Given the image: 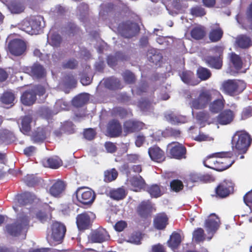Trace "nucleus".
I'll return each mask as SVG.
<instances>
[{"label": "nucleus", "instance_id": "c03bdc74", "mask_svg": "<svg viewBox=\"0 0 252 252\" xmlns=\"http://www.w3.org/2000/svg\"><path fill=\"white\" fill-rule=\"evenodd\" d=\"M0 100L3 104L12 106L15 101V96L12 93L7 92L3 94L0 97Z\"/></svg>", "mask_w": 252, "mask_h": 252}, {"label": "nucleus", "instance_id": "f3484780", "mask_svg": "<svg viewBox=\"0 0 252 252\" xmlns=\"http://www.w3.org/2000/svg\"><path fill=\"white\" fill-rule=\"evenodd\" d=\"M67 9L65 7L60 5H56L51 10V15L53 19L56 21V24L60 22H63L65 20L66 14Z\"/></svg>", "mask_w": 252, "mask_h": 252}, {"label": "nucleus", "instance_id": "6e6d98bb", "mask_svg": "<svg viewBox=\"0 0 252 252\" xmlns=\"http://www.w3.org/2000/svg\"><path fill=\"white\" fill-rule=\"evenodd\" d=\"M117 176V171L115 169L107 170L104 172V181L106 182H111L115 180Z\"/></svg>", "mask_w": 252, "mask_h": 252}, {"label": "nucleus", "instance_id": "412c9836", "mask_svg": "<svg viewBox=\"0 0 252 252\" xmlns=\"http://www.w3.org/2000/svg\"><path fill=\"white\" fill-rule=\"evenodd\" d=\"M65 189V185L64 183L58 180L55 182L49 189L50 194L55 197H60L63 193Z\"/></svg>", "mask_w": 252, "mask_h": 252}, {"label": "nucleus", "instance_id": "37998d69", "mask_svg": "<svg viewBox=\"0 0 252 252\" xmlns=\"http://www.w3.org/2000/svg\"><path fill=\"white\" fill-rule=\"evenodd\" d=\"M47 134V132L44 128H38L37 131L32 135V138L35 142H40L46 138Z\"/></svg>", "mask_w": 252, "mask_h": 252}, {"label": "nucleus", "instance_id": "a19ab883", "mask_svg": "<svg viewBox=\"0 0 252 252\" xmlns=\"http://www.w3.org/2000/svg\"><path fill=\"white\" fill-rule=\"evenodd\" d=\"M152 207L151 203L147 201L141 203L138 207V211L141 216L145 217L152 211Z\"/></svg>", "mask_w": 252, "mask_h": 252}, {"label": "nucleus", "instance_id": "423d86ee", "mask_svg": "<svg viewBox=\"0 0 252 252\" xmlns=\"http://www.w3.org/2000/svg\"><path fill=\"white\" fill-rule=\"evenodd\" d=\"M251 142L249 134L245 131L237 132L232 140V143L236 149L242 153L246 152Z\"/></svg>", "mask_w": 252, "mask_h": 252}, {"label": "nucleus", "instance_id": "7ed1b4c3", "mask_svg": "<svg viewBox=\"0 0 252 252\" xmlns=\"http://www.w3.org/2000/svg\"><path fill=\"white\" fill-rule=\"evenodd\" d=\"M213 94H220V93L216 90H201L197 98L192 99L190 102L189 105L191 108L195 109L205 108L212 100Z\"/></svg>", "mask_w": 252, "mask_h": 252}, {"label": "nucleus", "instance_id": "680f3d73", "mask_svg": "<svg viewBox=\"0 0 252 252\" xmlns=\"http://www.w3.org/2000/svg\"><path fill=\"white\" fill-rule=\"evenodd\" d=\"M123 76L125 81L128 84L133 83L135 80L134 75L129 71H126Z\"/></svg>", "mask_w": 252, "mask_h": 252}, {"label": "nucleus", "instance_id": "4d7b16f0", "mask_svg": "<svg viewBox=\"0 0 252 252\" xmlns=\"http://www.w3.org/2000/svg\"><path fill=\"white\" fill-rule=\"evenodd\" d=\"M183 187V183L179 180H174L170 183L171 189L175 192L181 190Z\"/></svg>", "mask_w": 252, "mask_h": 252}, {"label": "nucleus", "instance_id": "cd10ccee", "mask_svg": "<svg viewBox=\"0 0 252 252\" xmlns=\"http://www.w3.org/2000/svg\"><path fill=\"white\" fill-rule=\"evenodd\" d=\"M168 218L164 213L158 214L154 220L155 227L158 229H164L167 224Z\"/></svg>", "mask_w": 252, "mask_h": 252}, {"label": "nucleus", "instance_id": "9b49d317", "mask_svg": "<svg viewBox=\"0 0 252 252\" xmlns=\"http://www.w3.org/2000/svg\"><path fill=\"white\" fill-rule=\"evenodd\" d=\"M172 157L176 159L186 158V149L182 144L178 142H172L167 146Z\"/></svg>", "mask_w": 252, "mask_h": 252}, {"label": "nucleus", "instance_id": "13d9d810", "mask_svg": "<svg viewBox=\"0 0 252 252\" xmlns=\"http://www.w3.org/2000/svg\"><path fill=\"white\" fill-rule=\"evenodd\" d=\"M68 106V103L63 99H60L56 101L54 107L56 109L55 113H57L58 112L65 110Z\"/></svg>", "mask_w": 252, "mask_h": 252}, {"label": "nucleus", "instance_id": "72a5a7b5", "mask_svg": "<svg viewBox=\"0 0 252 252\" xmlns=\"http://www.w3.org/2000/svg\"><path fill=\"white\" fill-rule=\"evenodd\" d=\"M89 99V94L86 93L81 94L73 99L72 104L76 107H81L85 104Z\"/></svg>", "mask_w": 252, "mask_h": 252}, {"label": "nucleus", "instance_id": "20e7f679", "mask_svg": "<svg viewBox=\"0 0 252 252\" xmlns=\"http://www.w3.org/2000/svg\"><path fill=\"white\" fill-rule=\"evenodd\" d=\"M66 232L65 225L58 221H55L51 226V229L47 235V240L52 246L59 244Z\"/></svg>", "mask_w": 252, "mask_h": 252}, {"label": "nucleus", "instance_id": "a18cd8bd", "mask_svg": "<svg viewBox=\"0 0 252 252\" xmlns=\"http://www.w3.org/2000/svg\"><path fill=\"white\" fill-rule=\"evenodd\" d=\"M223 32L220 28L217 27L212 29L209 34V38L213 42L218 41L221 38Z\"/></svg>", "mask_w": 252, "mask_h": 252}, {"label": "nucleus", "instance_id": "aec40b11", "mask_svg": "<svg viewBox=\"0 0 252 252\" xmlns=\"http://www.w3.org/2000/svg\"><path fill=\"white\" fill-rule=\"evenodd\" d=\"M148 154L152 160L158 162H161L165 158L164 152L157 146L150 147L148 150Z\"/></svg>", "mask_w": 252, "mask_h": 252}, {"label": "nucleus", "instance_id": "052dcab7", "mask_svg": "<svg viewBox=\"0 0 252 252\" xmlns=\"http://www.w3.org/2000/svg\"><path fill=\"white\" fill-rule=\"evenodd\" d=\"M77 30L78 29L74 24L69 23L64 27L63 32H65L69 35H71V34H74Z\"/></svg>", "mask_w": 252, "mask_h": 252}, {"label": "nucleus", "instance_id": "0e129e2a", "mask_svg": "<svg viewBox=\"0 0 252 252\" xmlns=\"http://www.w3.org/2000/svg\"><path fill=\"white\" fill-rule=\"evenodd\" d=\"M244 201L247 206H249L252 212V190L248 192L244 196Z\"/></svg>", "mask_w": 252, "mask_h": 252}, {"label": "nucleus", "instance_id": "338daca9", "mask_svg": "<svg viewBox=\"0 0 252 252\" xmlns=\"http://www.w3.org/2000/svg\"><path fill=\"white\" fill-rule=\"evenodd\" d=\"M95 135V132L93 128H88L85 130L84 136L85 138L88 140H91L93 139Z\"/></svg>", "mask_w": 252, "mask_h": 252}, {"label": "nucleus", "instance_id": "69168bd1", "mask_svg": "<svg viewBox=\"0 0 252 252\" xmlns=\"http://www.w3.org/2000/svg\"><path fill=\"white\" fill-rule=\"evenodd\" d=\"M138 106L143 112H147L151 109V104L146 100L140 101L138 104Z\"/></svg>", "mask_w": 252, "mask_h": 252}, {"label": "nucleus", "instance_id": "58836bf2", "mask_svg": "<svg viewBox=\"0 0 252 252\" xmlns=\"http://www.w3.org/2000/svg\"><path fill=\"white\" fill-rule=\"evenodd\" d=\"M181 237L180 234L173 232L170 236L169 240L168 241V244L172 249L177 248L181 242Z\"/></svg>", "mask_w": 252, "mask_h": 252}, {"label": "nucleus", "instance_id": "c9c22d12", "mask_svg": "<svg viewBox=\"0 0 252 252\" xmlns=\"http://www.w3.org/2000/svg\"><path fill=\"white\" fill-rule=\"evenodd\" d=\"M47 42L52 46H58L61 42V37L59 34L53 33L51 30L47 36Z\"/></svg>", "mask_w": 252, "mask_h": 252}, {"label": "nucleus", "instance_id": "6e6552de", "mask_svg": "<svg viewBox=\"0 0 252 252\" xmlns=\"http://www.w3.org/2000/svg\"><path fill=\"white\" fill-rule=\"evenodd\" d=\"M95 218L94 214L91 212H85L78 215L76 220L78 229L82 230L89 229Z\"/></svg>", "mask_w": 252, "mask_h": 252}, {"label": "nucleus", "instance_id": "8fccbe9b", "mask_svg": "<svg viewBox=\"0 0 252 252\" xmlns=\"http://www.w3.org/2000/svg\"><path fill=\"white\" fill-rule=\"evenodd\" d=\"M197 75L201 80H206L209 79L211 75L210 70L203 67H199L197 70Z\"/></svg>", "mask_w": 252, "mask_h": 252}, {"label": "nucleus", "instance_id": "0eeeda50", "mask_svg": "<svg viewBox=\"0 0 252 252\" xmlns=\"http://www.w3.org/2000/svg\"><path fill=\"white\" fill-rule=\"evenodd\" d=\"M45 89L41 86H36L31 91H26L21 96V101L25 105H32L35 100L36 94L43 96L45 94Z\"/></svg>", "mask_w": 252, "mask_h": 252}, {"label": "nucleus", "instance_id": "4be33fe9", "mask_svg": "<svg viewBox=\"0 0 252 252\" xmlns=\"http://www.w3.org/2000/svg\"><path fill=\"white\" fill-rule=\"evenodd\" d=\"M36 199L35 195L31 192H25L17 196V205L25 206L31 204Z\"/></svg>", "mask_w": 252, "mask_h": 252}, {"label": "nucleus", "instance_id": "bb28decb", "mask_svg": "<svg viewBox=\"0 0 252 252\" xmlns=\"http://www.w3.org/2000/svg\"><path fill=\"white\" fill-rule=\"evenodd\" d=\"M44 166L57 169L62 165V161L58 157H54L42 160Z\"/></svg>", "mask_w": 252, "mask_h": 252}, {"label": "nucleus", "instance_id": "bf43d9fd", "mask_svg": "<svg viewBox=\"0 0 252 252\" xmlns=\"http://www.w3.org/2000/svg\"><path fill=\"white\" fill-rule=\"evenodd\" d=\"M148 191L152 197H158L161 195L159 187L157 185L151 186Z\"/></svg>", "mask_w": 252, "mask_h": 252}, {"label": "nucleus", "instance_id": "7c9ffc66", "mask_svg": "<svg viewBox=\"0 0 252 252\" xmlns=\"http://www.w3.org/2000/svg\"><path fill=\"white\" fill-rule=\"evenodd\" d=\"M129 182L131 185V189L135 191H138L144 185L145 182L141 176L138 175L132 177Z\"/></svg>", "mask_w": 252, "mask_h": 252}, {"label": "nucleus", "instance_id": "4468645a", "mask_svg": "<svg viewBox=\"0 0 252 252\" xmlns=\"http://www.w3.org/2000/svg\"><path fill=\"white\" fill-rule=\"evenodd\" d=\"M220 223L219 218L215 214H211L205 222L206 231L213 235L219 228Z\"/></svg>", "mask_w": 252, "mask_h": 252}, {"label": "nucleus", "instance_id": "a878e982", "mask_svg": "<svg viewBox=\"0 0 252 252\" xmlns=\"http://www.w3.org/2000/svg\"><path fill=\"white\" fill-rule=\"evenodd\" d=\"M236 43L240 48H248L252 46V36L250 37L244 34L240 35L236 38Z\"/></svg>", "mask_w": 252, "mask_h": 252}, {"label": "nucleus", "instance_id": "49530a36", "mask_svg": "<svg viewBox=\"0 0 252 252\" xmlns=\"http://www.w3.org/2000/svg\"><path fill=\"white\" fill-rule=\"evenodd\" d=\"M126 191L123 188H119L110 191V197L117 200L123 199L126 196Z\"/></svg>", "mask_w": 252, "mask_h": 252}, {"label": "nucleus", "instance_id": "ea45409f", "mask_svg": "<svg viewBox=\"0 0 252 252\" xmlns=\"http://www.w3.org/2000/svg\"><path fill=\"white\" fill-rule=\"evenodd\" d=\"M104 84L105 87L109 89H116L121 88L120 81L114 77L107 78L104 80Z\"/></svg>", "mask_w": 252, "mask_h": 252}, {"label": "nucleus", "instance_id": "e2e57ef3", "mask_svg": "<svg viewBox=\"0 0 252 252\" xmlns=\"http://www.w3.org/2000/svg\"><path fill=\"white\" fill-rule=\"evenodd\" d=\"M252 116V107H247L245 108L241 113V119L245 120Z\"/></svg>", "mask_w": 252, "mask_h": 252}, {"label": "nucleus", "instance_id": "774afa93", "mask_svg": "<svg viewBox=\"0 0 252 252\" xmlns=\"http://www.w3.org/2000/svg\"><path fill=\"white\" fill-rule=\"evenodd\" d=\"M36 218L42 222L47 221L51 217L50 214H47L43 212H39L36 215Z\"/></svg>", "mask_w": 252, "mask_h": 252}, {"label": "nucleus", "instance_id": "2f4dec72", "mask_svg": "<svg viewBox=\"0 0 252 252\" xmlns=\"http://www.w3.org/2000/svg\"><path fill=\"white\" fill-rule=\"evenodd\" d=\"M88 5L84 3H80L77 8L76 14L80 21L84 22L87 19Z\"/></svg>", "mask_w": 252, "mask_h": 252}, {"label": "nucleus", "instance_id": "5701e85b", "mask_svg": "<svg viewBox=\"0 0 252 252\" xmlns=\"http://www.w3.org/2000/svg\"><path fill=\"white\" fill-rule=\"evenodd\" d=\"M107 130L111 136H118L122 132L121 126L118 121L113 120L109 122Z\"/></svg>", "mask_w": 252, "mask_h": 252}, {"label": "nucleus", "instance_id": "c756f323", "mask_svg": "<svg viewBox=\"0 0 252 252\" xmlns=\"http://www.w3.org/2000/svg\"><path fill=\"white\" fill-rule=\"evenodd\" d=\"M216 95H219V98L211 103L209 106L210 111L215 113L219 112L223 108L224 102V100L220 94Z\"/></svg>", "mask_w": 252, "mask_h": 252}, {"label": "nucleus", "instance_id": "de8ad7c7", "mask_svg": "<svg viewBox=\"0 0 252 252\" xmlns=\"http://www.w3.org/2000/svg\"><path fill=\"white\" fill-rule=\"evenodd\" d=\"M31 22L30 18L25 19L18 25V28L30 34H32Z\"/></svg>", "mask_w": 252, "mask_h": 252}, {"label": "nucleus", "instance_id": "2eb2a0df", "mask_svg": "<svg viewBox=\"0 0 252 252\" xmlns=\"http://www.w3.org/2000/svg\"><path fill=\"white\" fill-rule=\"evenodd\" d=\"M213 50L219 55V57H208L206 59V62L210 67L220 69L222 66V61L220 56L223 52V48L221 46H217Z\"/></svg>", "mask_w": 252, "mask_h": 252}, {"label": "nucleus", "instance_id": "6ab92c4d", "mask_svg": "<svg viewBox=\"0 0 252 252\" xmlns=\"http://www.w3.org/2000/svg\"><path fill=\"white\" fill-rule=\"evenodd\" d=\"M144 124L139 121L129 120L126 121L124 125V131L126 134L140 130L144 127Z\"/></svg>", "mask_w": 252, "mask_h": 252}, {"label": "nucleus", "instance_id": "603ef678", "mask_svg": "<svg viewBox=\"0 0 252 252\" xmlns=\"http://www.w3.org/2000/svg\"><path fill=\"white\" fill-rule=\"evenodd\" d=\"M205 35L204 28L202 27H196L193 28L191 32V35L195 39L202 38Z\"/></svg>", "mask_w": 252, "mask_h": 252}, {"label": "nucleus", "instance_id": "f704fd0d", "mask_svg": "<svg viewBox=\"0 0 252 252\" xmlns=\"http://www.w3.org/2000/svg\"><path fill=\"white\" fill-rule=\"evenodd\" d=\"M148 58L150 62L157 64L162 59V56L159 51L155 49L150 50L147 54Z\"/></svg>", "mask_w": 252, "mask_h": 252}, {"label": "nucleus", "instance_id": "3c124183", "mask_svg": "<svg viewBox=\"0 0 252 252\" xmlns=\"http://www.w3.org/2000/svg\"><path fill=\"white\" fill-rule=\"evenodd\" d=\"M9 9L11 13L17 14L23 12L25 6L21 2H13L9 6Z\"/></svg>", "mask_w": 252, "mask_h": 252}, {"label": "nucleus", "instance_id": "393cba45", "mask_svg": "<svg viewBox=\"0 0 252 252\" xmlns=\"http://www.w3.org/2000/svg\"><path fill=\"white\" fill-rule=\"evenodd\" d=\"M165 117L167 121L174 125L185 123L187 122V119L185 117L177 115L173 112L166 114Z\"/></svg>", "mask_w": 252, "mask_h": 252}, {"label": "nucleus", "instance_id": "c85d7f7f", "mask_svg": "<svg viewBox=\"0 0 252 252\" xmlns=\"http://www.w3.org/2000/svg\"><path fill=\"white\" fill-rule=\"evenodd\" d=\"M32 34H37L42 27V22L43 20L41 16H36L30 18Z\"/></svg>", "mask_w": 252, "mask_h": 252}, {"label": "nucleus", "instance_id": "5fc2aeb1", "mask_svg": "<svg viewBox=\"0 0 252 252\" xmlns=\"http://www.w3.org/2000/svg\"><path fill=\"white\" fill-rule=\"evenodd\" d=\"M205 235L202 228H198L193 233V239L196 242H202L205 240Z\"/></svg>", "mask_w": 252, "mask_h": 252}, {"label": "nucleus", "instance_id": "dca6fc26", "mask_svg": "<svg viewBox=\"0 0 252 252\" xmlns=\"http://www.w3.org/2000/svg\"><path fill=\"white\" fill-rule=\"evenodd\" d=\"M89 240L92 243H102L107 241L109 236L105 229L99 228L93 231L90 235Z\"/></svg>", "mask_w": 252, "mask_h": 252}, {"label": "nucleus", "instance_id": "4c0bfd02", "mask_svg": "<svg viewBox=\"0 0 252 252\" xmlns=\"http://www.w3.org/2000/svg\"><path fill=\"white\" fill-rule=\"evenodd\" d=\"M139 156L137 154H128L124 158L126 162L122 166V168L126 172H128V163H136L139 161Z\"/></svg>", "mask_w": 252, "mask_h": 252}, {"label": "nucleus", "instance_id": "e433bc0d", "mask_svg": "<svg viewBox=\"0 0 252 252\" xmlns=\"http://www.w3.org/2000/svg\"><path fill=\"white\" fill-rule=\"evenodd\" d=\"M13 137L12 133L7 129L0 130V145L8 144Z\"/></svg>", "mask_w": 252, "mask_h": 252}, {"label": "nucleus", "instance_id": "39448f33", "mask_svg": "<svg viewBox=\"0 0 252 252\" xmlns=\"http://www.w3.org/2000/svg\"><path fill=\"white\" fill-rule=\"evenodd\" d=\"M246 84L241 80H227L224 81L221 90L230 95H236L241 93L246 88Z\"/></svg>", "mask_w": 252, "mask_h": 252}, {"label": "nucleus", "instance_id": "473e14b6", "mask_svg": "<svg viewBox=\"0 0 252 252\" xmlns=\"http://www.w3.org/2000/svg\"><path fill=\"white\" fill-rule=\"evenodd\" d=\"M180 77L182 81L187 84L190 85H195L199 83L197 80L194 81L193 78L194 77L193 73L190 71H186L182 72L180 75Z\"/></svg>", "mask_w": 252, "mask_h": 252}, {"label": "nucleus", "instance_id": "09e8293b", "mask_svg": "<svg viewBox=\"0 0 252 252\" xmlns=\"http://www.w3.org/2000/svg\"><path fill=\"white\" fill-rule=\"evenodd\" d=\"M231 63L236 70H239L242 66V61L241 58L236 54L232 53L230 56Z\"/></svg>", "mask_w": 252, "mask_h": 252}, {"label": "nucleus", "instance_id": "864d4df0", "mask_svg": "<svg viewBox=\"0 0 252 252\" xmlns=\"http://www.w3.org/2000/svg\"><path fill=\"white\" fill-rule=\"evenodd\" d=\"M25 183L29 187H32L37 184L39 180L34 175H27L24 179Z\"/></svg>", "mask_w": 252, "mask_h": 252}, {"label": "nucleus", "instance_id": "f03ea898", "mask_svg": "<svg viewBox=\"0 0 252 252\" xmlns=\"http://www.w3.org/2000/svg\"><path fill=\"white\" fill-rule=\"evenodd\" d=\"M20 211L21 213L18 214L15 222L6 226V231L12 236H18L27 230L30 218L32 216L28 208L23 207Z\"/></svg>", "mask_w": 252, "mask_h": 252}, {"label": "nucleus", "instance_id": "b1692460", "mask_svg": "<svg viewBox=\"0 0 252 252\" xmlns=\"http://www.w3.org/2000/svg\"><path fill=\"white\" fill-rule=\"evenodd\" d=\"M32 118L31 116H26L21 120V125L19 126L20 131L24 134L28 135L31 129V123Z\"/></svg>", "mask_w": 252, "mask_h": 252}, {"label": "nucleus", "instance_id": "1a4fd4ad", "mask_svg": "<svg viewBox=\"0 0 252 252\" xmlns=\"http://www.w3.org/2000/svg\"><path fill=\"white\" fill-rule=\"evenodd\" d=\"M75 193L78 201L82 204L92 203L95 199L94 192L89 188H79L76 190Z\"/></svg>", "mask_w": 252, "mask_h": 252}, {"label": "nucleus", "instance_id": "9d476101", "mask_svg": "<svg viewBox=\"0 0 252 252\" xmlns=\"http://www.w3.org/2000/svg\"><path fill=\"white\" fill-rule=\"evenodd\" d=\"M118 30L123 36L130 38L138 32L139 28L136 23L128 22L119 25Z\"/></svg>", "mask_w": 252, "mask_h": 252}, {"label": "nucleus", "instance_id": "ddd939ff", "mask_svg": "<svg viewBox=\"0 0 252 252\" xmlns=\"http://www.w3.org/2000/svg\"><path fill=\"white\" fill-rule=\"evenodd\" d=\"M233 184L230 181L225 180L221 182L216 188V192L218 196L223 198L233 192Z\"/></svg>", "mask_w": 252, "mask_h": 252}, {"label": "nucleus", "instance_id": "f257e3e1", "mask_svg": "<svg viewBox=\"0 0 252 252\" xmlns=\"http://www.w3.org/2000/svg\"><path fill=\"white\" fill-rule=\"evenodd\" d=\"M233 154L231 152H220L208 156L204 161V166L217 171H222L227 169L234 163L230 159Z\"/></svg>", "mask_w": 252, "mask_h": 252}, {"label": "nucleus", "instance_id": "a211bd4d", "mask_svg": "<svg viewBox=\"0 0 252 252\" xmlns=\"http://www.w3.org/2000/svg\"><path fill=\"white\" fill-rule=\"evenodd\" d=\"M234 116L235 113L232 110L226 109L218 116L217 121L221 125H226L233 121Z\"/></svg>", "mask_w": 252, "mask_h": 252}, {"label": "nucleus", "instance_id": "f8f14e48", "mask_svg": "<svg viewBox=\"0 0 252 252\" xmlns=\"http://www.w3.org/2000/svg\"><path fill=\"white\" fill-rule=\"evenodd\" d=\"M26 48L25 43L20 39H14L8 44L9 51L15 56L21 55L25 52Z\"/></svg>", "mask_w": 252, "mask_h": 252}, {"label": "nucleus", "instance_id": "79ce46f5", "mask_svg": "<svg viewBox=\"0 0 252 252\" xmlns=\"http://www.w3.org/2000/svg\"><path fill=\"white\" fill-rule=\"evenodd\" d=\"M45 71L43 67L35 64L31 68V75L34 78H40L44 75Z\"/></svg>", "mask_w": 252, "mask_h": 252}]
</instances>
